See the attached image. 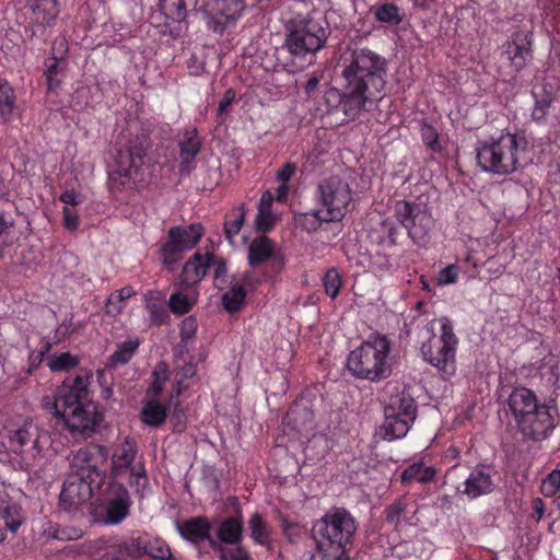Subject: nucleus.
Returning a JSON list of instances; mask_svg holds the SVG:
<instances>
[{"label":"nucleus","mask_w":560,"mask_h":560,"mask_svg":"<svg viewBox=\"0 0 560 560\" xmlns=\"http://www.w3.org/2000/svg\"><path fill=\"white\" fill-rule=\"evenodd\" d=\"M125 481L139 498L144 497L149 486L145 464L141 457L138 459V446L129 436L112 454L107 482L98 483L70 469L59 494V505L71 511L97 494L104 523L118 525L129 516L132 505Z\"/></svg>","instance_id":"obj_1"},{"label":"nucleus","mask_w":560,"mask_h":560,"mask_svg":"<svg viewBox=\"0 0 560 560\" xmlns=\"http://www.w3.org/2000/svg\"><path fill=\"white\" fill-rule=\"evenodd\" d=\"M387 75L388 61L384 56L368 47L352 49L342 63L341 112L350 119L371 112L386 95Z\"/></svg>","instance_id":"obj_2"},{"label":"nucleus","mask_w":560,"mask_h":560,"mask_svg":"<svg viewBox=\"0 0 560 560\" xmlns=\"http://www.w3.org/2000/svg\"><path fill=\"white\" fill-rule=\"evenodd\" d=\"M92 371L82 368L67 376L52 395L43 397L44 409L61 419L74 440L91 438L104 420V409L92 398Z\"/></svg>","instance_id":"obj_3"},{"label":"nucleus","mask_w":560,"mask_h":560,"mask_svg":"<svg viewBox=\"0 0 560 560\" xmlns=\"http://www.w3.org/2000/svg\"><path fill=\"white\" fill-rule=\"evenodd\" d=\"M152 141L148 130L135 132L131 127L121 135L117 143L115 165L108 175L112 192H121L149 184L155 160L151 153Z\"/></svg>","instance_id":"obj_4"},{"label":"nucleus","mask_w":560,"mask_h":560,"mask_svg":"<svg viewBox=\"0 0 560 560\" xmlns=\"http://www.w3.org/2000/svg\"><path fill=\"white\" fill-rule=\"evenodd\" d=\"M325 28L313 19H298L287 26L283 44L273 48L275 69L295 73L314 62L315 54L326 43Z\"/></svg>","instance_id":"obj_5"},{"label":"nucleus","mask_w":560,"mask_h":560,"mask_svg":"<svg viewBox=\"0 0 560 560\" xmlns=\"http://www.w3.org/2000/svg\"><path fill=\"white\" fill-rule=\"evenodd\" d=\"M359 523L345 508H330L313 523L312 536L322 560L351 559Z\"/></svg>","instance_id":"obj_6"},{"label":"nucleus","mask_w":560,"mask_h":560,"mask_svg":"<svg viewBox=\"0 0 560 560\" xmlns=\"http://www.w3.org/2000/svg\"><path fill=\"white\" fill-rule=\"evenodd\" d=\"M394 214L397 222L390 218L383 219L369 233L371 242L384 249L398 244L401 228L407 231L408 236L415 242L424 237L431 229V217L420 203L397 200L394 206Z\"/></svg>","instance_id":"obj_7"},{"label":"nucleus","mask_w":560,"mask_h":560,"mask_svg":"<svg viewBox=\"0 0 560 560\" xmlns=\"http://www.w3.org/2000/svg\"><path fill=\"white\" fill-rule=\"evenodd\" d=\"M528 142L520 133L504 132L478 143L476 148L477 165L486 173L506 176L522 166Z\"/></svg>","instance_id":"obj_8"},{"label":"nucleus","mask_w":560,"mask_h":560,"mask_svg":"<svg viewBox=\"0 0 560 560\" xmlns=\"http://www.w3.org/2000/svg\"><path fill=\"white\" fill-rule=\"evenodd\" d=\"M389 352L390 340L385 335L371 334L349 353L347 368L357 378L381 382L392 374Z\"/></svg>","instance_id":"obj_9"},{"label":"nucleus","mask_w":560,"mask_h":560,"mask_svg":"<svg viewBox=\"0 0 560 560\" xmlns=\"http://www.w3.org/2000/svg\"><path fill=\"white\" fill-rule=\"evenodd\" d=\"M440 335L432 332L420 348L422 359L435 368L442 378L448 380L456 373V352L459 343L452 320L445 316L438 319Z\"/></svg>","instance_id":"obj_10"},{"label":"nucleus","mask_w":560,"mask_h":560,"mask_svg":"<svg viewBox=\"0 0 560 560\" xmlns=\"http://www.w3.org/2000/svg\"><path fill=\"white\" fill-rule=\"evenodd\" d=\"M314 198L326 220L340 222L350 211L353 191L347 180L330 176L318 183Z\"/></svg>","instance_id":"obj_11"},{"label":"nucleus","mask_w":560,"mask_h":560,"mask_svg":"<svg viewBox=\"0 0 560 560\" xmlns=\"http://www.w3.org/2000/svg\"><path fill=\"white\" fill-rule=\"evenodd\" d=\"M417 402L409 394L392 395L384 407V422L381 427L383 439L394 441L405 438L417 418Z\"/></svg>","instance_id":"obj_12"},{"label":"nucleus","mask_w":560,"mask_h":560,"mask_svg":"<svg viewBox=\"0 0 560 560\" xmlns=\"http://www.w3.org/2000/svg\"><path fill=\"white\" fill-rule=\"evenodd\" d=\"M205 229L201 223H191L186 228L172 226L167 232L165 243L160 249L163 266L173 271L186 252L194 248L203 236Z\"/></svg>","instance_id":"obj_13"},{"label":"nucleus","mask_w":560,"mask_h":560,"mask_svg":"<svg viewBox=\"0 0 560 560\" xmlns=\"http://www.w3.org/2000/svg\"><path fill=\"white\" fill-rule=\"evenodd\" d=\"M49 435L33 420H25L9 432V447L20 455L26 463L40 456L45 447L50 443Z\"/></svg>","instance_id":"obj_14"},{"label":"nucleus","mask_w":560,"mask_h":560,"mask_svg":"<svg viewBox=\"0 0 560 560\" xmlns=\"http://www.w3.org/2000/svg\"><path fill=\"white\" fill-rule=\"evenodd\" d=\"M58 14L59 7L56 0H27L20 10L25 35L31 39L46 42L47 28L54 25Z\"/></svg>","instance_id":"obj_15"},{"label":"nucleus","mask_w":560,"mask_h":560,"mask_svg":"<svg viewBox=\"0 0 560 560\" xmlns=\"http://www.w3.org/2000/svg\"><path fill=\"white\" fill-rule=\"evenodd\" d=\"M116 560H175L166 541L142 533L117 547Z\"/></svg>","instance_id":"obj_16"},{"label":"nucleus","mask_w":560,"mask_h":560,"mask_svg":"<svg viewBox=\"0 0 560 560\" xmlns=\"http://www.w3.org/2000/svg\"><path fill=\"white\" fill-rule=\"evenodd\" d=\"M108 459V451L101 444H88L79 448L70 462V469L84 476L96 479L98 483L108 481V472L104 469Z\"/></svg>","instance_id":"obj_17"},{"label":"nucleus","mask_w":560,"mask_h":560,"mask_svg":"<svg viewBox=\"0 0 560 560\" xmlns=\"http://www.w3.org/2000/svg\"><path fill=\"white\" fill-rule=\"evenodd\" d=\"M247 261L253 268L269 262L264 278L267 282H276L285 267L287 258L283 254L275 252V243L271 238L259 235L248 246Z\"/></svg>","instance_id":"obj_18"},{"label":"nucleus","mask_w":560,"mask_h":560,"mask_svg":"<svg viewBox=\"0 0 560 560\" xmlns=\"http://www.w3.org/2000/svg\"><path fill=\"white\" fill-rule=\"evenodd\" d=\"M518 431L528 440L542 441L553 431L555 418L550 412V407L545 402L537 404L536 410H528L514 420Z\"/></svg>","instance_id":"obj_19"},{"label":"nucleus","mask_w":560,"mask_h":560,"mask_svg":"<svg viewBox=\"0 0 560 560\" xmlns=\"http://www.w3.org/2000/svg\"><path fill=\"white\" fill-rule=\"evenodd\" d=\"M245 9V0H210L206 4L205 18L208 30L222 34L234 24Z\"/></svg>","instance_id":"obj_20"},{"label":"nucleus","mask_w":560,"mask_h":560,"mask_svg":"<svg viewBox=\"0 0 560 560\" xmlns=\"http://www.w3.org/2000/svg\"><path fill=\"white\" fill-rule=\"evenodd\" d=\"M495 476L497 471L492 466L477 465L470 470L465 480L456 487V492L467 497L469 500L488 495L497 487Z\"/></svg>","instance_id":"obj_21"},{"label":"nucleus","mask_w":560,"mask_h":560,"mask_svg":"<svg viewBox=\"0 0 560 560\" xmlns=\"http://www.w3.org/2000/svg\"><path fill=\"white\" fill-rule=\"evenodd\" d=\"M534 35L529 31H517L503 45L502 55L510 61L514 75L518 74L534 58Z\"/></svg>","instance_id":"obj_22"},{"label":"nucleus","mask_w":560,"mask_h":560,"mask_svg":"<svg viewBox=\"0 0 560 560\" xmlns=\"http://www.w3.org/2000/svg\"><path fill=\"white\" fill-rule=\"evenodd\" d=\"M179 173L188 176L196 167L195 159L201 150V139L197 128H190L183 132L179 140Z\"/></svg>","instance_id":"obj_23"},{"label":"nucleus","mask_w":560,"mask_h":560,"mask_svg":"<svg viewBox=\"0 0 560 560\" xmlns=\"http://www.w3.org/2000/svg\"><path fill=\"white\" fill-rule=\"evenodd\" d=\"M211 523L206 516H194L185 520L179 526V534L183 539L195 546L207 541L211 548V541H215L211 535Z\"/></svg>","instance_id":"obj_24"},{"label":"nucleus","mask_w":560,"mask_h":560,"mask_svg":"<svg viewBox=\"0 0 560 560\" xmlns=\"http://www.w3.org/2000/svg\"><path fill=\"white\" fill-rule=\"evenodd\" d=\"M57 45H59L60 48H65V52L67 51V43L65 39H56L52 43L51 49L55 50ZM45 66L46 70L44 75L46 79L47 89L48 91L55 92L60 88L63 79L66 78L68 62L62 56H55V51H52L51 56L45 60Z\"/></svg>","instance_id":"obj_25"},{"label":"nucleus","mask_w":560,"mask_h":560,"mask_svg":"<svg viewBox=\"0 0 560 560\" xmlns=\"http://www.w3.org/2000/svg\"><path fill=\"white\" fill-rule=\"evenodd\" d=\"M215 541L226 545H236L244 539V517L237 511L235 514L223 518L215 530Z\"/></svg>","instance_id":"obj_26"},{"label":"nucleus","mask_w":560,"mask_h":560,"mask_svg":"<svg viewBox=\"0 0 560 560\" xmlns=\"http://www.w3.org/2000/svg\"><path fill=\"white\" fill-rule=\"evenodd\" d=\"M213 261V254L195 253L184 265L180 280L186 285H192L200 282L208 273L211 262Z\"/></svg>","instance_id":"obj_27"},{"label":"nucleus","mask_w":560,"mask_h":560,"mask_svg":"<svg viewBox=\"0 0 560 560\" xmlns=\"http://www.w3.org/2000/svg\"><path fill=\"white\" fill-rule=\"evenodd\" d=\"M541 402L534 390L525 386H516L512 389L508 398V410L513 419H517L527 411L536 410L537 404Z\"/></svg>","instance_id":"obj_28"},{"label":"nucleus","mask_w":560,"mask_h":560,"mask_svg":"<svg viewBox=\"0 0 560 560\" xmlns=\"http://www.w3.org/2000/svg\"><path fill=\"white\" fill-rule=\"evenodd\" d=\"M170 404L161 402L158 398L151 397L144 402L141 410V421L149 427H160L168 416Z\"/></svg>","instance_id":"obj_29"},{"label":"nucleus","mask_w":560,"mask_h":560,"mask_svg":"<svg viewBox=\"0 0 560 560\" xmlns=\"http://www.w3.org/2000/svg\"><path fill=\"white\" fill-rule=\"evenodd\" d=\"M141 341L138 337L129 338L117 345V349L108 357L106 368L115 369L127 364L136 354Z\"/></svg>","instance_id":"obj_30"},{"label":"nucleus","mask_w":560,"mask_h":560,"mask_svg":"<svg viewBox=\"0 0 560 560\" xmlns=\"http://www.w3.org/2000/svg\"><path fill=\"white\" fill-rule=\"evenodd\" d=\"M248 530L250 539L258 546H269L271 542V528L265 517L255 512L250 514L248 522Z\"/></svg>","instance_id":"obj_31"},{"label":"nucleus","mask_w":560,"mask_h":560,"mask_svg":"<svg viewBox=\"0 0 560 560\" xmlns=\"http://www.w3.org/2000/svg\"><path fill=\"white\" fill-rule=\"evenodd\" d=\"M246 218V208L244 203L234 207L225 214L223 223V234L225 240L234 243L235 236L241 232Z\"/></svg>","instance_id":"obj_32"},{"label":"nucleus","mask_w":560,"mask_h":560,"mask_svg":"<svg viewBox=\"0 0 560 560\" xmlns=\"http://www.w3.org/2000/svg\"><path fill=\"white\" fill-rule=\"evenodd\" d=\"M246 296L247 290L232 279L230 289L221 296V303L226 312L236 313L243 308Z\"/></svg>","instance_id":"obj_33"},{"label":"nucleus","mask_w":560,"mask_h":560,"mask_svg":"<svg viewBox=\"0 0 560 560\" xmlns=\"http://www.w3.org/2000/svg\"><path fill=\"white\" fill-rule=\"evenodd\" d=\"M438 470L433 466H424L418 462L409 465L400 476L401 482L418 481L420 483H430L434 480Z\"/></svg>","instance_id":"obj_34"},{"label":"nucleus","mask_w":560,"mask_h":560,"mask_svg":"<svg viewBox=\"0 0 560 560\" xmlns=\"http://www.w3.org/2000/svg\"><path fill=\"white\" fill-rule=\"evenodd\" d=\"M170 377L171 371L168 364L164 361H159L151 374L152 381L148 387L147 395L159 398L164 390L165 384L170 381Z\"/></svg>","instance_id":"obj_35"},{"label":"nucleus","mask_w":560,"mask_h":560,"mask_svg":"<svg viewBox=\"0 0 560 560\" xmlns=\"http://www.w3.org/2000/svg\"><path fill=\"white\" fill-rule=\"evenodd\" d=\"M211 549L220 560H252L249 551L242 542L223 546L219 541H211Z\"/></svg>","instance_id":"obj_36"},{"label":"nucleus","mask_w":560,"mask_h":560,"mask_svg":"<svg viewBox=\"0 0 560 560\" xmlns=\"http://www.w3.org/2000/svg\"><path fill=\"white\" fill-rule=\"evenodd\" d=\"M79 363V357L70 352L54 353L46 360V364L52 373L70 372L75 369Z\"/></svg>","instance_id":"obj_37"},{"label":"nucleus","mask_w":560,"mask_h":560,"mask_svg":"<svg viewBox=\"0 0 560 560\" xmlns=\"http://www.w3.org/2000/svg\"><path fill=\"white\" fill-rule=\"evenodd\" d=\"M532 95L535 100L532 118L536 122L544 121L552 103L551 93L542 88L540 93L532 91Z\"/></svg>","instance_id":"obj_38"},{"label":"nucleus","mask_w":560,"mask_h":560,"mask_svg":"<svg viewBox=\"0 0 560 560\" xmlns=\"http://www.w3.org/2000/svg\"><path fill=\"white\" fill-rule=\"evenodd\" d=\"M15 106V94L8 81H0V116L4 121L11 119Z\"/></svg>","instance_id":"obj_39"},{"label":"nucleus","mask_w":560,"mask_h":560,"mask_svg":"<svg viewBox=\"0 0 560 560\" xmlns=\"http://www.w3.org/2000/svg\"><path fill=\"white\" fill-rule=\"evenodd\" d=\"M375 19L381 23L399 25L404 20L401 9L394 3H383L375 9Z\"/></svg>","instance_id":"obj_40"},{"label":"nucleus","mask_w":560,"mask_h":560,"mask_svg":"<svg viewBox=\"0 0 560 560\" xmlns=\"http://www.w3.org/2000/svg\"><path fill=\"white\" fill-rule=\"evenodd\" d=\"M296 222L302 230L313 233L318 231L323 223H330L331 221L326 220V214H323V210L319 208L318 210L301 213Z\"/></svg>","instance_id":"obj_41"},{"label":"nucleus","mask_w":560,"mask_h":560,"mask_svg":"<svg viewBox=\"0 0 560 560\" xmlns=\"http://www.w3.org/2000/svg\"><path fill=\"white\" fill-rule=\"evenodd\" d=\"M540 491L545 497H555L560 508V470H552L541 482Z\"/></svg>","instance_id":"obj_42"},{"label":"nucleus","mask_w":560,"mask_h":560,"mask_svg":"<svg viewBox=\"0 0 560 560\" xmlns=\"http://www.w3.org/2000/svg\"><path fill=\"white\" fill-rule=\"evenodd\" d=\"M341 284V276L338 269L335 267L329 268L323 278L325 293L331 299H336L339 295Z\"/></svg>","instance_id":"obj_43"},{"label":"nucleus","mask_w":560,"mask_h":560,"mask_svg":"<svg viewBox=\"0 0 560 560\" xmlns=\"http://www.w3.org/2000/svg\"><path fill=\"white\" fill-rule=\"evenodd\" d=\"M161 9L167 19L180 22L186 16V4L184 0H163Z\"/></svg>","instance_id":"obj_44"},{"label":"nucleus","mask_w":560,"mask_h":560,"mask_svg":"<svg viewBox=\"0 0 560 560\" xmlns=\"http://www.w3.org/2000/svg\"><path fill=\"white\" fill-rule=\"evenodd\" d=\"M2 518L5 523V527L10 532L16 533L23 521L20 506L16 504L8 505L2 511Z\"/></svg>","instance_id":"obj_45"},{"label":"nucleus","mask_w":560,"mask_h":560,"mask_svg":"<svg viewBox=\"0 0 560 560\" xmlns=\"http://www.w3.org/2000/svg\"><path fill=\"white\" fill-rule=\"evenodd\" d=\"M147 310L150 314V322L154 326H162L167 324L170 314L166 306L159 302H149Z\"/></svg>","instance_id":"obj_46"},{"label":"nucleus","mask_w":560,"mask_h":560,"mask_svg":"<svg viewBox=\"0 0 560 560\" xmlns=\"http://www.w3.org/2000/svg\"><path fill=\"white\" fill-rule=\"evenodd\" d=\"M406 508L407 504L404 498H399L394 501L384 511L386 522L397 527L400 524V520L406 511Z\"/></svg>","instance_id":"obj_47"},{"label":"nucleus","mask_w":560,"mask_h":560,"mask_svg":"<svg viewBox=\"0 0 560 560\" xmlns=\"http://www.w3.org/2000/svg\"><path fill=\"white\" fill-rule=\"evenodd\" d=\"M168 306L174 314L184 315L191 310L192 302L187 298V295L180 292H175L170 296Z\"/></svg>","instance_id":"obj_48"},{"label":"nucleus","mask_w":560,"mask_h":560,"mask_svg":"<svg viewBox=\"0 0 560 560\" xmlns=\"http://www.w3.org/2000/svg\"><path fill=\"white\" fill-rule=\"evenodd\" d=\"M281 528L285 538L295 544L303 534V526L296 522L290 521L288 517L282 516L280 518Z\"/></svg>","instance_id":"obj_49"},{"label":"nucleus","mask_w":560,"mask_h":560,"mask_svg":"<svg viewBox=\"0 0 560 560\" xmlns=\"http://www.w3.org/2000/svg\"><path fill=\"white\" fill-rule=\"evenodd\" d=\"M232 279L237 283H242V287L245 288L246 290L247 288L250 290H256L261 284L262 281H266L264 277L261 279L257 277L253 271L234 273L232 276Z\"/></svg>","instance_id":"obj_50"},{"label":"nucleus","mask_w":560,"mask_h":560,"mask_svg":"<svg viewBox=\"0 0 560 560\" xmlns=\"http://www.w3.org/2000/svg\"><path fill=\"white\" fill-rule=\"evenodd\" d=\"M421 138L423 143L434 152L441 151V144L439 142V133L434 127L424 124L421 128Z\"/></svg>","instance_id":"obj_51"},{"label":"nucleus","mask_w":560,"mask_h":560,"mask_svg":"<svg viewBox=\"0 0 560 560\" xmlns=\"http://www.w3.org/2000/svg\"><path fill=\"white\" fill-rule=\"evenodd\" d=\"M458 280V266L451 264L441 269L436 277L438 285L454 284Z\"/></svg>","instance_id":"obj_52"},{"label":"nucleus","mask_w":560,"mask_h":560,"mask_svg":"<svg viewBox=\"0 0 560 560\" xmlns=\"http://www.w3.org/2000/svg\"><path fill=\"white\" fill-rule=\"evenodd\" d=\"M197 331V320L194 316H188L183 319L179 327L180 339L184 342L189 341L194 338Z\"/></svg>","instance_id":"obj_53"},{"label":"nucleus","mask_w":560,"mask_h":560,"mask_svg":"<svg viewBox=\"0 0 560 560\" xmlns=\"http://www.w3.org/2000/svg\"><path fill=\"white\" fill-rule=\"evenodd\" d=\"M122 302L124 301L117 293L112 292L106 301L105 314L113 317L119 315L124 308Z\"/></svg>","instance_id":"obj_54"},{"label":"nucleus","mask_w":560,"mask_h":560,"mask_svg":"<svg viewBox=\"0 0 560 560\" xmlns=\"http://www.w3.org/2000/svg\"><path fill=\"white\" fill-rule=\"evenodd\" d=\"M275 219L272 212H264V210L258 211L255 226L259 232L266 233L273 228Z\"/></svg>","instance_id":"obj_55"},{"label":"nucleus","mask_w":560,"mask_h":560,"mask_svg":"<svg viewBox=\"0 0 560 560\" xmlns=\"http://www.w3.org/2000/svg\"><path fill=\"white\" fill-rule=\"evenodd\" d=\"M296 172V166L293 163L283 164L277 172V178L282 183L280 189L284 192L288 190L287 184Z\"/></svg>","instance_id":"obj_56"},{"label":"nucleus","mask_w":560,"mask_h":560,"mask_svg":"<svg viewBox=\"0 0 560 560\" xmlns=\"http://www.w3.org/2000/svg\"><path fill=\"white\" fill-rule=\"evenodd\" d=\"M14 221L0 210V250L10 244L3 241V236L13 228Z\"/></svg>","instance_id":"obj_57"},{"label":"nucleus","mask_w":560,"mask_h":560,"mask_svg":"<svg viewBox=\"0 0 560 560\" xmlns=\"http://www.w3.org/2000/svg\"><path fill=\"white\" fill-rule=\"evenodd\" d=\"M63 226L69 231H75L79 228V215L68 207L62 209Z\"/></svg>","instance_id":"obj_58"},{"label":"nucleus","mask_w":560,"mask_h":560,"mask_svg":"<svg viewBox=\"0 0 560 560\" xmlns=\"http://www.w3.org/2000/svg\"><path fill=\"white\" fill-rule=\"evenodd\" d=\"M197 373V365L192 362L185 363L179 370L176 371L175 378L187 381L192 378Z\"/></svg>","instance_id":"obj_59"},{"label":"nucleus","mask_w":560,"mask_h":560,"mask_svg":"<svg viewBox=\"0 0 560 560\" xmlns=\"http://www.w3.org/2000/svg\"><path fill=\"white\" fill-rule=\"evenodd\" d=\"M211 266H213V276L215 280H219L221 278H224L228 273V266L223 258H218L213 255V261L211 262Z\"/></svg>","instance_id":"obj_60"},{"label":"nucleus","mask_w":560,"mask_h":560,"mask_svg":"<svg viewBox=\"0 0 560 560\" xmlns=\"http://www.w3.org/2000/svg\"><path fill=\"white\" fill-rule=\"evenodd\" d=\"M272 202H273V196L270 191H265L259 200L258 205V211L264 210V212H272Z\"/></svg>","instance_id":"obj_61"},{"label":"nucleus","mask_w":560,"mask_h":560,"mask_svg":"<svg viewBox=\"0 0 560 560\" xmlns=\"http://www.w3.org/2000/svg\"><path fill=\"white\" fill-rule=\"evenodd\" d=\"M532 509H533V514L532 516L537 521L539 522L542 516H544V513H545V503L544 501L540 499V498H535L533 501H532Z\"/></svg>","instance_id":"obj_62"},{"label":"nucleus","mask_w":560,"mask_h":560,"mask_svg":"<svg viewBox=\"0 0 560 560\" xmlns=\"http://www.w3.org/2000/svg\"><path fill=\"white\" fill-rule=\"evenodd\" d=\"M59 200L67 206H77L80 200L74 190H66L59 196Z\"/></svg>","instance_id":"obj_63"},{"label":"nucleus","mask_w":560,"mask_h":560,"mask_svg":"<svg viewBox=\"0 0 560 560\" xmlns=\"http://www.w3.org/2000/svg\"><path fill=\"white\" fill-rule=\"evenodd\" d=\"M233 100H234V92L232 90L226 91L223 98L219 103V107H218L219 112L224 113L228 109V107L231 106Z\"/></svg>","instance_id":"obj_64"}]
</instances>
